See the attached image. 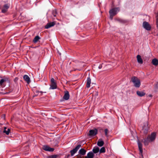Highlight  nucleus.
Returning a JSON list of instances; mask_svg holds the SVG:
<instances>
[{
  "instance_id": "nucleus-32",
  "label": "nucleus",
  "mask_w": 158,
  "mask_h": 158,
  "mask_svg": "<svg viewBox=\"0 0 158 158\" xmlns=\"http://www.w3.org/2000/svg\"><path fill=\"white\" fill-rule=\"evenodd\" d=\"M110 18L112 20L113 18V17L114 16V15H113L112 14H110Z\"/></svg>"
},
{
  "instance_id": "nucleus-12",
  "label": "nucleus",
  "mask_w": 158,
  "mask_h": 158,
  "mask_svg": "<svg viewBox=\"0 0 158 158\" xmlns=\"http://www.w3.org/2000/svg\"><path fill=\"white\" fill-rule=\"evenodd\" d=\"M55 24L54 22H51L48 23L45 26V28L46 29H48L52 27Z\"/></svg>"
},
{
  "instance_id": "nucleus-2",
  "label": "nucleus",
  "mask_w": 158,
  "mask_h": 158,
  "mask_svg": "<svg viewBox=\"0 0 158 158\" xmlns=\"http://www.w3.org/2000/svg\"><path fill=\"white\" fill-rule=\"evenodd\" d=\"M6 81H10L9 78L7 77H4L1 79L0 81V86L2 87H5L6 85L5 82Z\"/></svg>"
},
{
  "instance_id": "nucleus-4",
  "label": "nucleus",
  "mask_w": 158,
  "mask_h": 158,
  "mask_svg": "<svg viewBox=\"0 0 158 158\" xmlns=\"http://www.w3.org/2000/svg\"><path fill=\"white\" fill-rule=\"evenodd\" d=\"M156 137V133L154 132L152 133L151 135H148L147 137L149 140V141H150V142H152L155 140Z\"/></svg>"
},
{
  "instance_id": "nucleus-11",
  "label": "nucleus",
  "mask_w": 158,
  "mask_h": 158,
  "mask_svg": "<svg viewBox=\"0 0 158 158\" xmlns=\"http://www.w3.org/2000/svg\"><path fill=\"white\" fill-rule=\"evenodd\" d=\"M137 143L140 152V153L142 155V154L143 153L142 144L140 143L139 140H138L137 141Z\"/></svg>"
},
{
  "instance_id": "nucleus-13",
  "label": "nucleus",
  "mask_w": 158,
  "mask_h": 158,
  "mask_svg": "<svg viewBox=\"0 0 158 158\" xmlns=\"http://www.w3.org/2000/svg\"><path fill=\"white\" fill-rule=\"evenodd\" d=\"M86 152V151L85 149L83 148H81L79 150L78 153L80 155L83 156L85 154Z\"/></svg>"
},
{
  "instance_id": "nucleus-25",
  "label": "nucleus",
  "mask_w": 158,
  "mask_h": 158,
  "mask_svg": "<svg viewBox=\"0 0 158 158\" xmlns=\"http://www.w3.org/2000/svg\"><path fill=\"white\" fill-rule=\"evenodd\" d=\"M40 37L38 36L37 35L36 36L34 39L33 40V42L34 43H36L37 42V41H38L40 39Z\"/></svg>"
},
{
  "instance_id": "nucleus-30",
  "label": "nucleus",
  "mask_w": 158,
  "mask_h": 158,
  "mask_svg": "<svg viewBox=\"0 0 158 158\" xmlns=\"http://www.w3.org/2000/svg\"><path fill=\"white\" fill-rule=\"evenodd\" d=\"M156 18V26H157V27L158 28V13H157Z\"/></svg>"
},
{
  "instance_id": "nucleus-34",
  "label": "nucleus",
  "mask_w": 158,
  "mask_h": 158,
  "mask_svg": "<svg viewBox=\"0 0 158 158\" xmlns=\"http://www.w3.org/2000/svg\"><path fill=\"white\" fill-rule=\"evenodd\" d=\"M158 87V84H156V85H155V88L156 89Z\"/></svg>"
},
{
  "instance_id": "nucleus-15",
  "label": "nucleus",
  "mask_w": 158,
  "mask_h": 158,
  "mask_svg": "<svg viewBox=\"0 0 158 158\" xmlns=\"http://www.w3.org/2000/svg\"><path fill=\"white\" fill-rule=\"evenodd\" d=\"M23 78L28 84H29L30 82V78L28 75H24L23 77Z\"/></svg>"
},
{
  "instance_id": "nucleus-7",
  "label": "nucleus",
  "mask_w": 158,
  "mask_h": 158,
  "mask_svg": "<svg viewBox=\"0 0 158 158\" xmlns=\"http://www.w3.org/2000/svg\"><path fill=\"white\" fill-rule=\"evenodd\" d=\"M97 133V129L96 128H94L89 131V133L88 135L91 136H94Z\"/></svg>"
},
{
  "instance_id": "nucleus-21",
  "label": "nucleus",
  "mask_w": 158,
  "mask_h": 158,
  "mask_svg": "<svg viewBox=\"0 0 158 158\" xmlns=\"http://www.w3.org/2000/svg\"><path fill=\"white\" fill-rule=\"evenodd\" d=\"M137 61L139 63L142 64L143 63V60L141 58V56L139 55H138L137 56Z\"/></svg>"
},
{
  "instance_id": "nucleus-9",
  "label": "nucleus",
  "mask_w": 158,
  "mask_h": 158,
  "mask_svg": "<svg viewBox=\"0 0 158 158\" xmlns=\"http://www.w3.org/2000/svg\"><path fill=\"white\" fill-rule=\"evenodd\" d=\"M43 149L44 150L49 152H53L54 150L53 148H52L47 145H44L43 147Z\"/></svg>"
},
{
  "instance_id": "nucleus-19",
  "label": "nucleus",
  "mask_w": 158,
  "mask_h": 158,
  "mask_svg": "<svg viewBox=\"0 0 158 158\" xmlns=\"http://www.w3.org/2000/svg\"><path fill=\"white\" fill-rule=\"evenodd\" d=\"M104 144V142L101 139H99L97 142V145L99 147L102 146Z\"/></svg>"
},
{
  "instance_id": "nucleus-33",
  "label": "nucleus",
  "mask_w": 158,
  "mask_h": 158,
  "mask_svg": "<svg viewBox=\"0 0 158 158\" xmlns=\"http://www.w3.org/2000/svg\"><path fill=\"white\" fill-rule=\"evenodd\" d=\"M84 156H83L81 155H78L77 156V158H83Z\"/></svg>"
},
{
  "instance_id": "nucleus-37",
  "label": "nucleus",
  "mask_w": 158,
  "mask_h": 158,
  "mask_svg": "<svg viewBox=\"0 0 158 158\" xmlns=\"http://www.w3.org/2000/svg\"><path fill=\"white\" fill-rule=\"evenodd\" d=\"M85 158H89L88 157V155H87V156H85Z\"/></svg>"
},
{
  "instance_id": "nucleus-29",
  "label": "nucleus",
  "mask_w": 158,
  "mask_h": 158,
  "mask_svg": "<svg viewBox=\"0 0 158 158\" xmlns=\"http://www.w3.org/2000/svg\"><path fill=\"white\" fill-rule=\"evenodd\" d=\"M56 10H53L52 12V14L54 16H56Z\"/></svg>"
},
{
  "instance_id": "nucleus-23",
  "label": "nucleus",
  "mask_w": 158,
  "mask_h": 158,
  "mask_svg": "<svg viewBox=\"0 0 158 158\" xmlns=\"http://www.w3.org/2000/svg\"><path fill=\"white\" fill-rule=\"evenodd\" d=\"M152 63L154 65H157L158 64V60L156 59H154L152 61Z\"/></svg>"
},
{
  "instance_id": "nucleus-18",
  "label": "nucleus",
  "mask_w": 158,
  "mask_h": 158,
  "mask_svg": "<svg viewBox=\"0 0 158 158\" xmlns=\"http://www.w3.org/2000/svg\"><path fill=\"white\" fill-rule=\"evenodd\" d=\"M78 66H79V67H78L77 68L75 69V70H77L79 71H80L84 67V65L82 63H80L78 64Z\"/></svg>"
},
{
  "instance_id": "nucleus-1",
  "label": "nucleus",
  "mask_w": 158,
  "mask_h": 158,
  "mask_svg": "<svg viewBox=\"0 0 158 158\" xmlns=\"http://www.w3.org/2000/svg\"><path fill=\"white\" fill-rule=\"evenodd\" d=\"M131 81L134 84V86L137 88L139 87L140 85V80L136 77H133L131 78Z\"/></svg>"
},
{
  "instance_id": "nucleus-36",
  "label": "nucleus",
  "mask_w": 158,
  "mask_h": 158,
  "mask_svg": "<svg viewBox=\"0 0 158 158\" xmlns=\"http://www.w3.org/2000/svg\"><path fill=\"white\" fill-rule=\"evenodd\" d=\"M18 80V78H15V79H14V81H17Z\"/></svg>"
},
{
  "instance_id": "nucleus-26",
  "label": "nucleus",
  "mask_w": 158,
  "mask_h": 158,
  "mask_svg": "<svg viewBox=\"0 0 158 158\" xmlns=\"http://www.w3.org/2000/svg\"><path fill=\"white\" fill-rule=\"evenodd\" d=\"M144 141L143 142L144 144L145 145H148L149 142H150V141H149V140L148 139V137L145 139H144Z\"/></svg>"
},
{
  "instance_id": "nucleus-6",
  "label": "nucleus",
  "mask_w": 158,
  "mask_h": 158,
  "mask_svg": "<svg viewBox=\"0 0 158 158\" xmlns=\"http://www.w3.org/2000/svg\"><path fill=\"white\" fill-rule=\"evenodd\" d=\"M143 26L146 30L148 31L151 30V27L148 23L146 21H144L143 24Z\"/></svg>"
},
{
  "instance_id": "nucleus-39",
  "label": "nucleus",
  "mask_w": 158,
  "mask_h": 158,
  "mask_svg": "<svg viewBox=\"0 0 158 158\" xmlns=\"http://www.w3.org/2000/svg\"><path fill=\"white\" fill-rule=\"evenodd\" d=\"M36 92H39V91L38 90H36Z\"/></svg>"
},
{
  "instance_id": "nucleus-17",
  "label": "nucleus",
  "mask_w": 158,
  "mask_h": 158,
  "mask_svg": "<svg viewBox=\"0 0 158 158\" xmlns=\"http://www.w3.org/2000/svg\"><path fill=\"white\" fill-rule=\"evenodd\" d=\"M4 131L3 132L5 133L7 135H8L10 131V128H7L6 127H4Z\"/></svg>"
},
{
  "instance_id": "nucleus-16",
  "label": "nucleus",
  "mask_w": 158,
  "mask_h": 158,
  "mask_svg": "<svg viewBox=\"0 0 158 158\" xmlns=\"http://www.w3.org/2000/svg\"><path fill=\"white\" fill-rule=\"evenodd\" d=\"M91 80L89 77H88L87 78L86 85V87L88 88L90 87L91 84Z\"/></svg>"
},
{
  "instance_id": "nucleus-22",
  "label": "nucleus",
  "mask_w": 158,
  "mask_h": 158,
  "mask_svg": "<svg viewBox=\"0 0 158 158\" xmlns=\"http://www.w3.org/2000/svg\"><path fill=\"white\" fill-rule=\"evenodd\" d=\"M136 93L137 95L140 97H142L145 95V93L144 92L139 91H137Z\"/></svg>"
},
{
  "instance_id": "nucleus-5",
  "label": "nucleus",
  "mask_w": 158,
  "mask_h": 158,
  "mask_svg": "<svg viewBox=\"0 0 158 158\" xmlns=\"http://www.w3.org/2000/svg\"><path fill=\"white\" fill-rule=\"evenodd\" d=\"M51 84L50 85V89H55L57 88V85L55 80L53 78H52L51 80Z\"/></svg>"
},
{
  "instance_id": "nucleus-35",
  "label": "nucleus",
  "mask_w": 158,
  "mask_h": 158,
  "mask_svg": "<svg viewBox=\"0 0 158 158\" xmlns=\"http://www.w3.org/2000/svg\"><path fill=\"white\" fill-rule=\"evenodd\" d=\"M102 68V65H100L99 66H98V68L99 69H101Z\"/></svg>"
},
{
  "instance_id": "nucleus-20",
  "label": "nucleus",
  "mask_w": 158,
  "mask_h": 158,
  "mask_svg": "<svg viewBox=\"0 0 158 158\" xmlns=\"http://www.w3.org/2000/svg\"><path fill=\"white\" fill-rule=\"evenodd\" d=\"M99 150V148L98 147H94L92 150L93 153H97L98 152Z\"/></svg>"
},
{
  "instance_id": "nucleus-3",
  "label": "nucleus",
  "mask_w": 158,
  "mask_h": 158,
  "mask_svg": "<svg viewBox=\"0 0 158 158\" xmlns=\"http://www.w3.org/2000/svg\"><path fill=\"white\" fill-rule=\"evenodd\" d=\"M81 147V145H78L70 151L71 155L72 156H74V154L77 152L78 150Z\"/></svg>"
},
{
  "instance_id": "nucleus-38",
  "label": "nucleus",
  "mask_w": 158,
  "mask_h": 158,
  "mask_svg": "<svg viewBox=\"0 0 158 158\" xmlns=\"http://www.w3.org/2000/svg\"><path fill=\"white\" fill-rule=\"evenodd\" d=\"M149 97H152V95H151V94H149Z\"/></svg>"
},
{
  "instance_id": "nucleus-8",
  "label": "nucleus",
  "mask_w": 158,
  "mask_h": 158,
  "mask_svg": "<svg viewBox=\"0 0 158 158\" xmlns=\"http://www.w3.org/2000/svg\"><path fill=\"white\" fill-rule=\"evenodd\" d=\"M119 11V8H114L110 10L109 11V13L110 14H112L115 15Z\"/></svg>"
},
{
  "instance_id": "nucleus-31",
  "label": "nucleus",
  "mask_w": 158,
  "mask_h": 158,
  "mask_svg": "<svg viewBox=\"0 0 158 158\" xmlns=\"http://www.w3.org/2000/svg\"><path fill=\"white\" fill-rule=\"evenodd\" d=\"M104 131L105 134V135L107 136H108L107 134L108 131V130L107 129H105Z\"/></svg>"
},
{
  "instance_id": "nucleus-28",
  "label": "nucleus",
  "mask_w": 158,
  "mask_h": 158,
  "mask_svg": "<svg viewBox=\"0 0 158 158\" xmlns=\"http://www.w3.org/2000/svg\"><path fill=\"white\" fill-rule=\"evenodd\" d=\"M100 153H104L105 152V149L104 147H102L100 149L99 151Z\"/></svg>"
},
{
  "instance_id": "nucleus-24",
  "label": "nucleus",
  "mask_w": 158,
  "mask_h": 158,
  "mask_svg": "<svg viewBox=\"0 0 158 158\" xmlns=\"http://www.w3.org/2000/svg\"><path fill=\"white\" fill-rule=\"evenodd\" d=\"M87 155H88V157L89 158H93L94 154L92 152H89L88 153Z\"/></svg>"
},
{
  "instance_id": "nucleus-10",
  "label": "nucleus",
  "mask_w": 158,
  "mask_h": 158,
  "mask_svg": "<svg viewBox=\"0 0 158 158\" xmlns=\"http://www.w3.org/2000/svg\"><path fill=\"white\" fill-rule=\"evenodd\" d=\"M9 7V5L8 4H5L2 10V12L3 13L6 12Z\"/></svg>"
},
{
  "instance_id": "nucleus-40",
  "label": "nucleus",
  "mask_w": 158,
  "mask_h": 158,
  "mask_svg": "<svg viewBox=\"0 0 158 158\" xmlns=\"http://www.w3.org/2000/svg\"><path fill=\"white\" fill-rule=\"evenodd\" d=\"M40 92L41 93H43V92L42 91H40Z\"/></svg>"
},
{
  "instance_id": "nucleus-27",
  "label": "nucleus",
  "mask_w": 158,
  "mask_h": 158,
  "mask_svg": "<svg viewBox=\"0 0 158 158\" xmlns=\"http://www.w3.org/2000/svg\"><path fill=\"white\" fill-rule=\"evenodd\" d=\"M58 156L57 155H54L49 156L47 157V158H56Z\"/></svg>"
},
{
  "instance_id": "nucleus-14",
  "label": "nucleus",
  "mask_w": 158,
  "mask_h": 158,
  "mask_svg": "<svg viewBox=\"0 0 158 158\" xmlns=\"http://www.w3.org/2000/svg\"><path fill=\"white\" fill-rule=\"evenodd\" d=\"M69 97V92L68 91H66L64 94V95L63 96V98L65 100H68Z\"/></svg>"
}]
</instances>
